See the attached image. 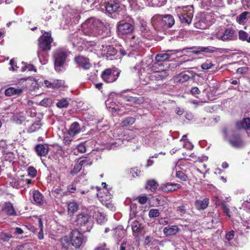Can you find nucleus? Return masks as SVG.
Masks as SVG:
<instances>
[{"instance_id": "f257e3e1", "label": "nucleus", "mask_w": 250, "mask_h": 250, "mask_svg": "<svg viewBox=\"0 0 250 250\" xmlns=\"http://www.w3.org/2000/svg\"><path fill=\"white\" fill-rule=\"evenodd\" d=\"M104 23L98 19L90 18L82 24L83 33L90 37H97L102 34Z\"/></svg>"}, {"instance_id": "f03ea898", "label": "nucleus", "mask_w": 250, "mask_h": 250, "mask_svg": "<svg viewBox=\"0 0 250 250\" xmlns=\"http://www.w3.org/2000/svg\"><path fill=\"white\" fill-rule=\"evenodd\" d=\"M224 138L229 144L234 147H241L244 145L240 134L235 130L228 131L227 128L223 129Z\"/></svg>"}, {"instance_id": "7ed1b4c3", "label": "nucleus", "mask_w": 250, "mask_h": 250, "mask_svg": "<svg viewBox=\"0 0 250 250\" xmlns=\"http://www.w3.org/2000/svg\"><path fill=\"white\" fill-rule=\"evenodd\" d=\"M51 33L49 32H45L39 39V48L38 51V56L41 61L42 58L43 57V51H48L51 49V43L52 42V39L51 37Z\"/></svg>"}, {"instance_id": "20e7f679", "label": "nucleus", "mask_w": 250, "mask_h": 250, "mask_svg": "<svg viewBox=\"0 0 250 250\" xmlns=\"http://www.w3.org/2000/svg\"><path fill=\"white\" fill-rule=\"evenodd\" d=\"M176 10L177 14L182 23L188 24L191 23L193 16L192 6L179 7Z\"/></svg>"}, {"instance_id": "39448f33", "label": "nucleus", "mask_w": 250, "mask_h": 250, "mask_svg": "<svg viewBox=\"0 0 250 250\" xmlns=\"http://www.w3.org/2000/svg\"><path fill=\"white\" fill-rule=\"evenodd\" d=\"M235 31L232 28L229 27L226 28L223 32H218L214 37L223 42H228L235 40Z\"/></svg>"}, {"instance_id": "423d86ee", "label": "nucleus", "mask_w": 250, "mask_h": 250, "mask_svg": "<svg viewBox=\"0 0 250 250\" xmlns=\"http://www.w3.org/2000/svg\"><path fill=\"white\" fill-rule=\"evenodd\" d=\"M67 56L66 53L63 51L58 50L54 53L55 68L57 71H61L60 67L63 66L66 62Z\"/></svg>"}, {"instance_id": "0eeeda50", "label": "nucleus", "mask_w": 250, "mask_h": 250, "mask_svg": "<svg viewBox=\"0 0 250 250\" xmlns=\"http://www.w3.org/2000/svg\"><path fill=\"white\" fill-rule=\"evenodd\" d=\"M71 244L73 246L79 248L83 241V237L82 233L78 230H73L69 236Z\"/></svg>"}, {"instance_id": "6e6552de", "label": "nucleus", "mask_w": 250, "mask_h": 250, "mask_svg": "<svg viewBox=\"0 0 250 250\" xmlns=\"http://www.w3.org/2000/svg\"><path fill=\"white\" fill-rule=\"evenodd\" d=\"M134 26L130 23L120 21L118 23L117 31L119 34H128L133 31Z\"/></svg>"}, {"instance_id": "1a4fd4ad", "label": "nucleus", "mask_w": 250, "mask_h": 250, "mask_svg": "<svg viewBox=\"0 0 250 250\" xmlns=\"http://www.w3.org/2000/svg\"><path fill=\"white\" fill-rule=\"evenodd\" d=\"M118 75L119 73L112 71L110 69L108 68L103 71L101 76L104 82L106 83H112L117 80Z\"/></svg>"}, {"instance_id": "9d476101", "label": "nucleus", "mask_w": 250, "mask_h": 250, "mask_svg": "<svg viewBox=\"0 0 250 250\" xmlns=\"http://www.w3.org/2000/svg\"><path fill=\"white\" fill-rule=\"evenodd\" d=\"M151 23L153 26L157 30L165 29L163 16L160 14H156L151 18Z\"/></svg>"}, {"instance_id": "9b49d317", "label": "nucleus", "mask_w": 250, "mask_h": 250, "mask_svg": "<svg viewBox=\"0 0 250 250\" xmlns=\"http://www.w3.org/2000/svg\"><path fill=\"white\" fill-rule=\"evenodd\" d=\"M75 62L79 67L84 69H88L91 66L89 59L82 56L76 57Z\"/></svg>"}, {"instance_id": "f8f14e48", "label": "nucleus", "mask_w": 250, "mask_h": 250, "mask_svg": "<svg viewBox=\"0 0 250 250\" xmlns=\"http://www.w3.org/2000/svg\"><path fill=\"white\" fill-rule=\"evenodd\" d=\"M120 7V2L118 0H109L105 4V8L108 14H112L117 11Z\"/></svg>"}, {"instance_id": "ddd939ff", "label": "nucleus", "mask_w": 250, "mask_h": 250, "mask_svg": "<svg viewBox=\"0 0 250 250\" xmlns=\"http://www.w3.org/2000/svg\"><path fill=\"white\" fill-rule=\"evenodd\" d=\"M176 52V50H168L166 52H162L156 56L155 60L161 63H166L165 62L168 60L172 54Z\"/></svg>"}, {"instance_id": "4468645a", "label": "nucleus", "mask_w": 250, "mask_h": 250, "mask_svg": "<svg viewBox=\"0 0 250 250\" xmlns=\"http://www.w3.org/2000/svg\"><path fill=\"white\" fill-rule=\"evenodd\" d=\"M169 67V64L167 63H161L158 62H156L155 63L152 64L151 66L150 71L155 73L156 72H162L166 71Z\"/></svg>"}, {"instance_id": "2eb2a0df", "label": "nucleus", "mask_w": 250, "mask_h": 250, "mask_svg": "<svg viewBox=\"0 0 250 250\" xmlns=\"http://www.w3.org/2000/svg\"><path fill=\"white\" fill-rule=\"evenodd\" d=\"M180 229L177 225H168L163 229V232L166 236H171L179 233Z\"/></svg>"}, {"instance_id": "dca6fc26", "label": "nucleus", "mask_w": 250, "mask_h": 250, "mask_svg": "<svg viewBox=\"0 0 250 250\" xmlns=\"http://www.w3.org/2000/svg\"><path fill=\"white\" fill-rule=\"evenodd\" d=\"M181 187V185L178 184L167 183L162 184L160 188L162 191L168 192L176 190L180 188Z\"/></svg>"}, {"instance_id": "f3484780", "label": "nucleus", "mask_w": 250, "mask_h": 250, "mask_svg": "<svg viewBox=\"0 0 250 250\" xmlns=\"http://www.w3.org/2000/svg\"><path fill=\"white\" fill-rule=\"evenodd\" d=\"M118 95L123 98L125 101L128 102L131 104H140L143 103V99L142 98L125 95L123 92L119 93Z\"/></svg>"}, {"instance_id": "a211bd4d", "label": "nucleus", "mask_w": 250, "mask_h": 250, "mask_svg": "<svg viewBox=\"0 0 250 250\" xmlns=\"http://www.w3.org/2000/svg\"><path fill=\"white\" fill-rule=\"evenodd\" d=\"M90 216L87 213H82L77 216L76 222L80 226H85L89 223Z\"/></svg>"}, {"instance_id": "6ab92c4d", "label": "nucleus", "mask_w": 250, "mask_h": 250, "mask_svg": "<svg viewBox=\"0 0 250 250\" xmlns=\"http://www.w3.org/2000/svg\"><path fill=\"white\" fill-rule=\"evenodd\" d=\"M142 43L140 39L135 36H133L129 41V45L132 51H135L139 49L142 46Z\"/></svg>"}, {"instance_id": "aec40b11", "label": "nucleus", "mask_w": 250, "mask_h": 250, "mask_svg": "<svg viewBox=\"0 0 250 250\" xmlns=\"http://www.w3.org/2000/svg\"><path fill=\"white\" fill-rule=\"evenodd\" d=\"M37 154L40 156H46L48 153L49 146L47 144H39L35 147Z\"/></svg>"}, {"instance_id": "412c9836", "label": "nucleus", "mask_w": 250, "mask_h": 250, "mask_svg": "<svg viewBox=\"0 0 250 250\" xmlns=\"http://www.w3.org/2000/svg\"><path fill=\"white\" fill-rule=\"evenodd\" d=\"M235 125L239 129L248 130L250 128V118H245L242 121H237Z\"/></svg>"}, {"instance_id": "4be33fe9", "label": "nucleus", "mask_w": 250, "mask_h": 250, "mask_svg": "<svg viewBox=\"0 0 250 250\" xmlns=\"http://www.w3.org/2000/svg\"><path fill=\"white\" fill-rule=\"evenodd\" d=\"M209 203L208 198L197 200L195 202V206L198 210H204L206 208Z\"/></svg>"}, {"instance_id": "5701e85b", "label": "nucleus", "mask_w": 250, "mask_h": 250, "mask_svg": "<svg viewBox=\"0 0 250 250\" xmlns=\"http://www.w3.org/2000/svg\"><path fill=\"white\" fill-rule=\"evenodd\" d=\"M2 210L4 212L9 215H15L16 211L13 205L10 202H5L3 206Z\"/></svg>"}, {"instance_id": "b1692460", "label": "nucleus", "mask_w": 250, "mask_h": 250, "mask_svg": "<svg viewBox=\"0 0 250 250\" xmlns=\"http://www.w3.org/2000/svg\"><path fill=\"white\" fill-rule=\"evenodd\" d=\"M101 50L102 54L107 57L113 56L116 53V49L110 45H102Z\"/></svg>"}, {"instance_id": "393cba45", "label": "nucleus", "mask_w": 250, "mask_h": 250, "mask_svg": "<svg viewBox=\"0 0 250 250\" xmlns=\"http://www.w3.org/2000/svg\"><path fill=\"white\" fill-rule=\"evenodd\" d=\"M163 21L165 29L171 28L175 23L174 19L171 15H165L163 16Z\"/></svg>"}, {"instance_id": "a878e982", "label": "nucleus", "mask_w": 250, "mask_h": 250, "mask_svg": "<svg viewBox=\"0 0 250 250\" xmlns=\"http://www.w3.org/2000/svg\"><path fill=\"white\" fill-rule=\"evenodd\" d=\"M80 131L81 128L79 124L77 122H74L70 125L68 134L70 136H74L80 133Z\"/></svg>"}, {"instance_id": "bb28decb", "label": "nucleus", "mask_w": 250, "mask_h": 250, "mask_svg": "<svg viewBox=\"0 0 250 250\" xmlns=\"http://www.w3.org/2000/svg\"><path fill=\"white\" fill-rule=\"evenodd\" d=\"M23 90L20 88L9 87L5 91V94L7 96H11L14 95H19Z\"/></svg>"}, {"instance_id": "cd10ccee", "label": "nucleus", "mask_w": 250, "mask_h": 250, "mask_svg": "<svg viewBox=\"0 0 250 250\" xmlns=\"http://www.w3.org/2000/svg\"><path fill=\"white\" fill-rule=\"evenodd\" d=\"M168 75V74L167 72V70H166L162 72L155 73L154 74L151 75V78L152 80H163L165 79Z\"/></svg>"}, {"instance_id": "c85d7f7f", "label": "nucleus", "mask_w": 250, "mask_h": 250, "mask_svg": "<svg viewBox=\"0 0 250 250\" xmlns=\"http://www.w3.org/2000/svg\"><path fill=\"white\" fill-rule=\"evenodd\" d=\"M196 21L194 22V26L198 29H204L207 27V24L204 18L196 17Z\"/></svg>"}, {"instance_id": "c756f323", "label": "nucleus", "mask_w": 250, "mask_h": 250, "mask_svg": "<svg viewBox=\"0 0 250 250\" xmlns=\"http://www.w3.org/2000/svg\"><path fill=\"white\" fill-rule=\"evenodd\" d=\"M60 242L62 248L64 250H67L71 244L69 236L67 235L64 236L60 239Z\"/></svg>"}, {"instance_id": "7c9ffc66", "label": "nucleus", "mask_w": 250, "mask_h": 250, "mask_svg": "<svg viewBox=\"0 0 250 250\" xmlns=\"http://www.w3.org/2000/svg\"><path fill=\"white\" fill-rule=\"evenodd\" d=\"M151 80H152L151 75H148L145 72L141 73L140 76V81L142 84L146 85L148 84Z\"/></svg>"}, {"instance_id": "2f4dec72", "label": "nucleus", "mask_w": 250, "mask_h": 250, "mask_svg": "<svg viewBox=\"0 0 250 250\" xmlns=\"http://www.w3.org/2000/svg\"><path fill=\"white\" fill-rule=\"evenodd\" d=\"M10 185L12 187L14 188H19L22 186H24L23 179H14L10 182Z\"/></svg>"}, {"instance_id": "473e14b6", "label": "nucleus", "mask_w": 250, "mask_h": 250, "mask_svg": "<svg viewBox=\"0 0 250 250\" xmlns=\"http://www.w3.org/2000/svg\"><path fill=\"white\" fill-rule=\"evenodd\" d=\"M33 197L34 201L37 204L41 205L43 201L42 195L38 190H35L33 192Z\"/></svg>"}, {"instance_id": "72a5a7b5", "label": "nucleus", "mask_w": 250, "mask_h": 250, "mask_svg": "<svg viewBox=\"0 0 250 250\" xmlns=\"http://www.w3.org/2000/svg\"><path fill=\"white\" fill-rule=\"evenodd\" d=\"M250 13L249 12H244L241 13L240 15L237 17L236 21L239 24H244L247 20V17L248 15H250Z\"/></svg>"}, {"instance_id": "f704fd0d", "label": "nucleus", "mask_w": 250, "mask_h": 250, "mask_svg": "<svg viewBox=\"0 0 250 250\" xmlns=\"http://www.w3.org/2000/svg\"><path fill=\"white\" fill-rule=\"evenodd\" d=\"M158 186V184L155 180H148L146 184V188L151 191H154L157 189Z\"/></svg>"}, {"instance_id": "c9c22d12", "label": "nucleus", "mask_w": 250, "mask_h": 250, "mask_svg": "<svg viewBox=\"0 0 250 250\" xmlns=\"http://www.w3.org/2000/svg\"><path fill=\"white\" fill-rule=\"evenodd\" d=\"M239 39L242 41H246L250 43V36H249V34L246 32L240 30L239 32Z\"/></svg>"}, {"instance_id": "e433bc0d", "label": "nucleus", "mask_w": 250, "mask_h": 250, "mask_svg": "<svg viewBox=\"0 0 250 250\" xmlns=\"http://www.w3.org/2000/svg\"><path fill=\"white\" fill-rule=\"evenodd\" d=\"M38 227L40 229L39 232L38 234V237L40 240H42L44 238L43 233V222L41 218H39L38 219Z\"/></svg>"}, {"instance_id": "4c0bfd02", "label": "nucleus", "mask_w": 250, "mask_h": 250, "mask_svg": "<svg viewBox=\"0 0 250 250\" xmlns=\"http://www.w3.org/2000/svg\"><path fill=\"white\" fill-rule=\"evenodd\" d=\"M42 126V124L40 121H38L34 123H33L28 129V131L29 132L32 133L34 132L38 129H39Z\"/></svg>"}, {"instance_id": "58836bf2", "label": "nucleus", "mask_w": 250, "mask_h": 250, "mask_svg": "<svg viewBox=\"0 0 250 250\" xmlns=\"http://www.w3.org/2000/svg\"><path fill=\"white\" fill-rule=\"evenodd\" d=\"M78 209V205L75 202H70L68 204V211L69 213L73 214Z\"/></svg>"}, {"instance_id": "ea45409f", "label": "nucleus", "mask_w": 250, "mask_h": 250, "mask_svg": "<svg viewBox=\"0 0 250 250\" xmlns=\"http://www.w3.org/2000/svg\"><path fill=\"white\" fill-rule=\"evenodd\" d=\"M120 250H134V248L130 243L124 241L120 246Z\"/></svg>"}, {"instance_id": "a19ab883", "label": "nucleus", "mask_w": 250, "mask_h": 250, "mask_svg": "<svg viewBox=\"0 0 250 250\" xmlns=\"http://www.w3.org/2000/svg\"><path fill=\"white\" fill-rule=\"evenodd\" d=\"M114 233V237L116 239H119L122 237L124 234L125 230L121 228H116L113 229Z\"/></svg>"}, {"instance_id": "79ce46f5", "label": "nucleus", "mask_w": 250, "mask_h": 250, "mask_svg": "<svg viewBox=\"0 0 250 250\" xmlns=\"http://www.w3.org/2000/svg\"><path fill=\"white\" fill-rule=\"evenodd\" d=\"M12 234L10 233H6L4 232H1L0 233V239L2 240L3 241H8L10 239L13 238Z\"/></svg>"}, {"instance_id": "37998d69", "label": "nucleus", "mask_w": 250, "mask_h": 250, "mask_svg": "<svg viewBox=\"0 0 250 250\" xmlns=\"http://www.w3.org/2000/svg\"><path fill=\"white\" fill-rule=\"evenodd\" d=\"M201 4L203 8L208 9L213 5V2L212 0H201Z\"/></svg>"}, {"instance_id": "c03bdc74", "label": "nucleus", "mask_w": 250, "mask_h": 250, "mask_svg": "<svg viewBox=\"0 0 250 250\" xmlns=\"http://www.w3.org/2000/svg\"><path fill=\"white\" fill-rule=\"evenodd\" d=\"M132 229L133 232H139L141 230V224L137 221H135L132 224Z\"/></svg>"}, {"instance_id": "a18cd8bd", "label": "nucleus", "mask_w": 250, "mask_h": 250, "mask_svg": "<svg viewBox=\"0 0 250 250\" xmlns=\"http://www.w3.org/2000/svg\"><path fill=\"white\" fill-rule=\"evenodd\" d=\"M167 0H151L152 5L154 7H161L164 5Z\"/></svg>"}, {"instance_id": "49530a36", "label": "nucleus", "mask_w": 250, "mask_h": 250, "mask_svg": "<svg viewBox=\"0 0 250 250\" xmlns=\"http://www.w3.org/2000/svg\"><path fill=\"white\" fill-rule=\"evenodd\" d=\"M160 214L159 209L156 208H152L150 209L148 216L150 218H155L158 217Z\"/></svg>"}, {"instance_id": "de8ad7c7", "label": "nucleus", "mask_w": 250, "mask_h": 250, "mask_svg": "<svg viewBox=\"0 0 250 250\" xmlns=\"http://www.w3.org/2000/svg\"><path fill=\"white\" fill-rule=\"evenodd\" d=\"M53 193L56 197H60L65 195V192L63 191L62 189L59 187H58L53 190Z\"/></svg>"}, {"instance_id": "09e8293b", "label": "nucleus", "mask_w": 250, "mask_h": 250, "mask_svg": "<svg viewBox=\"0 0 250 250\" xmlns=\"http://www.w3.org/2000/svg\"><path fill=\"white\" fill-rule=\"evenodd\" d=\"M135 121L133 117H127L122 123L123 125H132Z\"/></svg>"}, {"instance_id": "8fccbe9b", "label": "nucleus", "mask_w": 250, "mask_h": 250, "mask_svg": "<svg viewBox=\"0 0 250 250\" xmlns=\"http://www.w3.org/2000/svg\"><path fill=\"white\" fill-rule=\"evenodd\" d=\"M178 78L180 82L184 83L188 81L190 77L187 74L181 73L178 75Z\"/></svg>"}, {"instance_id": "3c124183", "label": "nucleus", "mask_w": 250, "mask_h": 250, "mask_svg": "<svg viewBox=\"0 0 250 250\" xmlns=\"http://www.w3.org/2000/svg\"><path fill=\"white\" fill-rule=\"evenodd\" d=\"M63 84V82L61 80H56L52 82V88H59Z\"/></svg>"}, {"instance_id": "603ef678", "label": "nucleus", "mask_w": 250, "mask_h": 250, "mask_svg": "<svg viewBox=\"0 0 250 250\" xmlns=\"http://www.w3.org/2000/svg\"><path fill=\"white\" fill-rule=\"evenodd\" d=\"M94 250H109V248L105 242L99 244Z\"/></svg>"}, {"instance_id": "864d4df0", "label": "nucleus", "mask_w": 250, "mask_h": 250, "mask_svg": "<svg viewBox=\"0 0 250 250\" xmlns=\"http://www.w3.org/2000/svg\"><path fill=\"white\" fill-rule=\"evenodd\" d=\"M10 233L12 234L20 235L23 233V230L20 228H13L10 229Z\"/></svg>"}, {"instance_id": "5fc2aeb1", "label": "nucleus", "mask_w": 250, "mask_h": 250, "mask_svg": "<svg viewBox=\"0 0 250 250\" xmlns=\"http://www.w3.org/2000/svg\"><path fill=\"white\" fill-rule=\"evenodd\" d=\"M68 105V103L66 99H62L59 101L57 104V106L59 108L66 107Z\"/></svg>"}, {"instance_id": "6e6d98bb", "label": "nucleus", "mask_w": 250, "mask_h": 250, "mask_svg": "<svg viewBox=\"0 0 250 250\" xmlns=\"http://www.w3.org/2000/svg\"><path fill=\"white\" fill-rule=\"evenodd\" d=\"M82 164L78 163L75 165L73 169L71 171L72 174H76L78 173L82 168Z\"/></svg>"}, {"instance_id": "4d7b16f0", "label": "nucleus", "mask_w": 250, "mask_h": 250, "mask_svg": "<svg viewBox=\"0 0 250 250\" xmlns=\"http://www.w3.org/2000/svg\"><path fill=\"white\" fill-rule=\"evenodd\" d=\"M176 176L177 178L180 179L181 180L186 181L187 180L188 177L185 174L181 171H178L176 172Z\"/></svg>"}, {"instance_id": "13d9d810", "label": "nucleus", "mask_w": 250, "mask_h": 250, "mask_svg": "<svg viewBox=\"0 0 250 250\" xmlns=\"http://www.w3.org/2000/svg\"><path fill=\"white\" fill-rule=\"evenodd\" d=\"M213 64L208 61H206L201 65V68L203 70H208L213 66Z\"/></svg>"}, {"instance_id": "bf43d9fd", "label": "nucleus", "mask_w": 250, "mask_h": 250, "mask_svg": "<svg viewBox=\"0 0 250 250\" xmlns=\"http://www.w3.org/2000/svg\"><path fill=\"white\" fill-rule=\"evenodd\" d=\"M28 175L31 177H35L37 175V170L33 167H29L28 168Z\"/></svg>"}, {"instance_id": "052dcab7", "label": "nucleus", "mask_w": 250, "mask_h": 250, "mask_svg": "<svg viewBox=\"0 0 250 250\" xmlns=\"http://www.w3.org/2000/svg\"><path fill=\"white\" fill-rule=\"evenodd\" d=\"M221 205L224 211L227 214V216L230 217V215L229 214V209L226 204V203L223 201L221 202Z\"/></svg>"}, {"instance_id": "680f3d73", "label": "nucleus", "mask_w": 250, "mask_h": 250, "mask_svg": "<svg viewBox=\"0 0 250 250\" xmlns=\"http://www.w3.org/2000/svg\"><path fill=\"white\" fill-rule=\"evenodd\" d=\"M128 1L132 8L135 10L139 9V6L138 5L137 0H128Z\"/></svg>"}, {"instance_id": "e2e57ef3", "label": "nucleus", "mask_w": 250, "mask_h": 250, "mask_svg": "<svg viewBox=\"0 0 250 250\" xmlns=\"http://www.w3.org/2000/svg\"><path fill=\"white\" fill-rule=\"evenodd\" d=\"M177 212L180 216H183L186 212V209L183 206H180L177 209Z\"/></svg>"}, {"instance_id": "0e129e2a", "label": "nucleus", "mask_w": 250, "mask_h": 250, "mask_svg": "<svg viewBox=\"0 0 250 250\" xmlns=\"http://www.w3.org/2000/svg\"><path fill=\"white\" fill-rule=\"evenodd\" d=\"M202 52L213 53L215 51V48L213 47H202Z\"/></svg>"}, {"instance_id": "69168bd1", "label": "nucleus", "mask_w": 250, "mask_h": 250, "mask_svg": "<svg viewBox=\"0 0 250 250\" xmlns=\"http://www.w3.org/2000/svg\"><path fill=\"white\" fill-rule=\"evenodd\" d=\"M140 173L141 171L136 168H131L130 170V174H131L132 176L134 178L138 176Z\"/></svg>"}, {"instance_id": "338daca9", "label": "nucleus", "mask_w": 250, "mask_h": 250, "mask_svg": "<svg viewBox=\"0 0 250 250\" xmlns=\"http://www.w3.org/2000/svg\"><path fill=\"white\" fill-rule=\"evenodd\" d=\"M138 202L141 204H145L146 203L148 198L146 196H140L137 197Z\"/></svg>"}, {"instance_id": "774afa93", "label": "nucleus", "mask_w": 250, "mask_h": 250, "mask_svg": "<svg viewBox=\"0 0 250 250\" xmlns=\"http://www.w3.org/2000/svg\"><path fill=\"white\" fill-rule=\"evenodd\" d=\"M77 149L79 152L81 153H84L86 151V146L85 143H82L77 146Z\"/></svg>"}]
</instances>
